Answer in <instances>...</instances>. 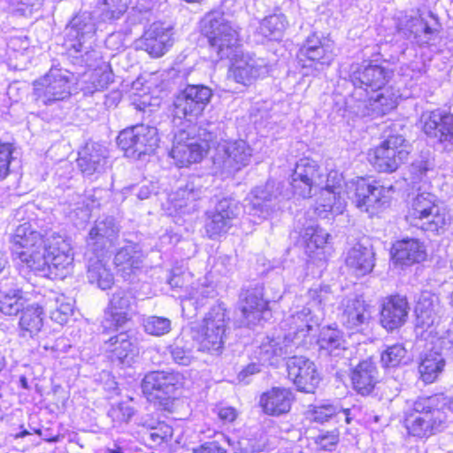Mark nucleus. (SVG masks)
Returning a JSON list of instances; mask_svg holds the SVG:
<instances>
[{
	"label": "nucleus",
	"instance_id": "37",
	"mask_svg": "<svg viewBox=\"0 0 453 453\" xmlns=\"http://www.w3.org/2000/svg\"><path fill=\"white\" fill-rule=\"evenodd\" d=\"M345 264L353 273L364 276L374 267V252L371 247L357 243L347 252Z\"/></svg>",
	"mask_w": 453,
	"mask_h": 453
},
{
	"label": "nucleus",
	"instance_id": "3",
	"mask_svg": "<svg viewBox=\"0 0 453 453\" xmlns=\"http://www.w3.org/2000/svg\"><path fill=\"white\" fill-rule=\"evenodd\" d=\"M403 423L410 435L428 438L447 428L448 416L438 396H423L417 398L405 410Z\"/></svg>",
	"mask_w": 453,
	"mask_h": 453
},
{
	"label": "nucleus",
	"instance_id": "48",
	"mask_svg": "<svg viewBox=\"0 0 453 453\" xmlns=\"http://www.w3.org/2000/svg\"><path fill=\"white\" fill-rule=\"evenodd\" d=\"M406 27L415 42L420 46L428 44L436 34V30L419 16L411 18Z\"/></svg>",
	"mask_w": 453,
	"mask_h": 453
},
{
	"label": "nucleus",
	"instance_id": "20",
	"mask_svg": "<svg viewBox=\"0 0 453 453\" xmlns=\"http://www.w3.org/2000/svg\"><path fill=\"white\" fill-rule=\"evenodd\" d=\"M288 376L299 391L313 393L320 376L313 361L303 356H293L287 361Z\"/></svg>",
	"mask_w": 453,
	"mask_h": 453
},
{
	"label": "nucleus",
	"instance_id": "2",
	"mask_svg": "<svg viewBox=\"0 0 453 453\" xmlns=\"http://www.w3.org/2000/svg\"><path fill=\"white\" fill-rule=\"evenodd\" d=\"M69 240L56 233L30 232V270L49 276L50 267L65 269L73 264Z\"/></svg>",
	"mask_w": 453,
	"mask_h": 453
},
{
	"label": "nucleus",
	"instance_id": "8",
	"mask_svg": "<svg viewBox=\"0 0 453 453\" xmlns=\"http://www.w3.org/2000/svg\"><path fill=\"white\" fill-rule=\"evenodd\" d=\"M435 202V196L431 193L418 194L411 203L407 220L424 231L439 232L447 224L448 219Z\"/></svg>",
	"mask_w": 453,
	"mask_h": 453
},
{
	"label": "nucleus",
	"instance_id": "25",
	"mask_svg": "<svg viewBox=\"0 0 453 453\" xmlns=\"http://www.w3.org/2000/svg\"><path fill=\"white\" fill-rule=\"evenodd\" d=\"M132 299L131 293L125 289H117L113 293L102 321L104 330H117L124 326L129 319Z\"/></svg>",
	"mask_w": 453,
	"mask_h": 453
},
{
	"label": "nucleus",
	"instance_id": "61",
	"mask_svg": "<svg viewBox=\"0 0 453 453\" xmlns=\"http://www.w3.org/2000/svg\"><path fill=\"white\" fill-rule=\"evenodd\" d=\"M111 415L113 418H118L119 421H128L129 418L134 415V411L132 408L128 406H125L124 404H119L116 408H112L111 410Z\"/></svg>",
	"mask_w": 453,
	"mask_h": 453
},
{
	"label": "nucleus",
	"instance_id": "17",
	"mask_svg": "<svg viewBox=\"0 0 453 453\" xmlns=\"http://www.w3.org/2000/svg\"><path fill=\"white\" fill-rule=\"evenodd\" d=\"M342 177L336 172L328 173L326 182L319 190V196L316 200L315 212L320 218H326L329 212L342 214L346 206L344 194L342 193Z\"/></svg>",
	"mask_w": 453,
	"mask_h": 453
},
{
	"label": "nucleus",
	"instance_id": "36",
	"mask_svg": "<svg viewBox=\"0 0 453 453\" xmlns=\"http://www.w3.org/2000/svg\"><path fill=\"white\" fill-rule=\"evenodd\" d=\"M351 380L354 389L362 395H368L378 381L377 367L372 359H365L353 369Z\"/></svg>",
	"mask_w": 453,
	"mask_h": 453
},
{
	"label": "nucleus",
	"instance_id": "13",
	"mask_svg": "<svg viewBox=\"0 0 453 453\" xmlns=\"http://www.w3.org/2000/svg\"><path fill=\"white\" fill-rule=\"evenodd\" d=\"M228 315L222 304L213 306L207 313L201 327V348L219 354L226 336Z\"/></svg>",
	"mask_w": 453,
	"mask_h": 453
},
{
	"label": "nucleus",
	"instance_id": "43",
	"mask_svg": "<svg viewBox=\"0 0 453 453\" xmlns=\"http://www.w3.org/2000/svg\"><path fill=\"white\" fill-rule=\"evenodd\" d=\"M445 358L439 352L430 351L425 354L418 365L419 378L426 384L434 382L442 373Z\"/></svg>",
	"mask_w": 453,
	"mask_h": 453
},
{
	"label": "nucleus",
	"instance_id": "7",
	"mask_svg": "<svg viewBox=\"0 0 453 453\" xmlns=\"http://www.w3.org/2000/svg\"><path fill=\"white\" fill-rule=\"evenodd\" d=\"M159 138L157 130L147 125H136L122 130L117 143L126 157L139 159L142 155H150L157 148Z\"/></svg>",
	"mask_w": 453,
	"mask_h": 453
},
{
	"label": "nucleus",
	"instance_id": "29",
	"mask_svg": "<svg viewBox=\"0 0 453 453\" xmlns=\"http://www.w3.org/2000/svg\"><path fill=\"white\" fill-rule=\"evenodd\" d=\"M172 29L161 22L151 24L142 39L143 49L152 57L158 58L173 44Z\"/></svg>",
	"mask_w": 453,
	"mask_h": 453
},
{
	"label": "nucleus",
	"instance_id": "44",
	"mask_svg": "<svg viewBox=\"0 0 453 453\" xmlns=\"http://www.w3.org/2000/svg\"><path fill=\"white\" fill-rule=\"evenodd\" d=\"M365 97L366 101L362 102L365 107L370 108L372 112L376 114H386L397 104V96L385 87Z\"/></svg>",
	"mask_w": 453,
	"mask_h": 453
},
{
	"label": "nucleus",
	"instance_id": "53",
	"mask_svg": "<svg viewBox=\"0 0 453 453\" xmlns=\"http://www.w3.org/2000/svg\"><path fill=\"white\" fill-rule=\"evenodd\" d=\"M173 428L165 422H160L157 426L151 427L146 434L145 439L150 442V446H158L169 441L173 436Z\"/></svg>",
	"mask_w": 453,
	"mask_h": 453
},
{
	"label": "nucleus",
	"instance_id": "31",
	"mask_svg": "<svg viewBox=\"0 0 453 453\" xmlns=\"http://www.w3.org/2000/svg\"><path fill=\"white\" fill-rule=\"evenodd\" d=\"M426 248L418 239L406 238L397 241L392 248V257L395 264L410 266L423 262L426 258Z\"/></svg>",
	"mask_w": 453,
	"mask_h": 453
},
{
	"label": "nucleus",
	"instance_id": "49",
	"mask_svg": "<svg viewBox=\"0 0 453 453\" xmlns=\"http://www.w3.org/2000/svg\"><path fill=\"white\" fill-rule=\"evenodd\" d=\"M308 297L310 299L308 305L311 306L312 311H318L320 309V312L322 314L323 309L326 306L333 305L334 301V296L328 286H318L311 288L308 291Z\"/></svg>",
	"mask_w": 453,
	"mask_h": 453
},
{
	"label": "nucleus",
	"instance_id": "56",
	"mask_svg": "<svg viewBox=\"0 0 453 453\" xmlns=\"http://www.w3.org/2000/svg\"><path fill=\"white\" fill-rule=\"evenodd\" d=\"M81 19V17H75L72 22V29L76 32V37L80 42H85L87 38H92L96 32L95 24L88 18Z\"/></svg>",
	"mask_w": 453,
	"mask_h": 453
},
{
	"label": "nucleus",
	"instance_id": "19",
	"mask_svg": "<svg viewBox=\"0 0 453 453\" xmlns=\"http://www.w3.org/2000/svg\"><path fill=\"white\" fill-rule=\"evenodd\" d=\"M425 134L437 139L443 150L450 151L453 149V115L437 109L426 111L421 115Z\"/></svg>",
	"mask_w": 453,
	"mask_h": 453
},
{
	"label": "nucleus",
	"instance_id": "16",
	"mask_svg": "<svg viewBox=\"0 0 453 453\" xmlns=\"http://www.w3.org/2000/svg\"><path fill=\"white\" fill-rule=\"evenodd\" d=\"M214 144L215 142L211 136L200 143L196 138L190 137L186 130L180 129L174 134L170 155L179 167H186L192 163L199 162Z\"/></svg>",
	"mask_w": 453,
	"mask_h": 453
},
{
	"label": "nucleus",
	"instance_id": "24",
	"mask_svg": "<svg viewBox=\"0 0 453 453\" xmlns=\"http://www.w3.org/2000/svg\"><path fill=\"white\" fill-rule=\"evenodd\" d=\"M204 180L201 176H192L184 187H180L170 196L173 207L182 214H189L197 210L196 201L206 190Z\"/></svg>",
	"mask_w": 453,
	"mask_h": 453
},
{
	"label": "nucleus",
	"instance_id": "57",
	"mask_svg": "<svg viewBox=\"0 0 453 453\" xmlns=\"http://www.w3.org/2000/svg\"><path fill=\"white\" fill-rule=\"evenodd\" d=\"M339 441V434L336 431L326 432L314 438L317 449L324 451H332Z\"/></svg>",
	"mask_w": 453,
	"mask_h": 453
},
{
	"label": "nucleus",
	"instance_id": "30",
	"mask_svg": "<svg viewBox=\"0 0 453 453\" xmlns=\"http://www.w3.org/2000/svg\"><path fill=\"white\" fill-rule=\"evenodd\" d=\"M88 281L97 288L105 290L114 283L113 273L107 264L105 255L86 252Z\"/></svg>",
	"mask_w": 453,
	"mask_h": 453
},
{
	"label": "nucleus",
	"instance_id": "55",
	"mask_svg": "<svg viewBox=\"0 0 453 453\" xmlns=\"http://www.w3.org/2000/svg\"><path fill=\"white\" fill-rule=\"evenodd\" d=\"M91 83L95 90H102L113 82V73L110 69V65L104 64L100 67L95 69L90 76Z\"/></svg>",
	"mask_w": 453,
	"mask_h": 453
},
{
	"label": "nucleus",
	"instance_id": "26",
	"mask_svg": "<svg viewBox=\"0 0 453 453\" xmlns=\"http://www.w3.org/2000/svg\"><path fill=\"white\" fill-rule=\"evenodd\" d=\"M245 207L250 214L261 219H266L279 210L280 201L273 185L266 183L265 186L255 188Z\"/></svg>",
	"mask_w": 453,
	"mask_h": 453
},
{
	"label": "nucleus",
	"instance_id": "51",
	"mask_svg": "<svg viewBox=\"0 0 453 453\" xmlns=\"http://www.w3.org/2000/svg\"><path fill=\"white\" fill-rule=\"evenodd\" d=\"M19 152L12 143L0 142V180L4 179L10 172V166L17 161Z\"/></svg>",
	"mask_w": 453,
	"mask_h": 453
},
{
	"label": "nucleus",
	"instance_id": "6",
	"mask_svg": "<svg viewBox=\"0 0 453 453\" xmlns=\"http://www.w3.org/2000/svg\"><path fill=\"white\" fill-rule=\"evenodd\" d=\"M296 57L303 73L316 76L332 65L335 54L332 43L312 35L303 42Z\"/></svg>",
	"mask_w": 453,
	"mask_h": 453
},
{
	"label": "nucleus",
	"instance_id": "45",
	"mask_svg": "<svg viewBox=\"0 0 453 453\" xmlns=\"http://www.w3.org/2000/svg\"><path fill=\"white\" fill-rule=\"evenodd\" d=\"M24 304L25 301L16 295L0 294V311L9 316H18L20 314L19 319V327L27 332L28 331V310Z\"/></svg>",
	"mask_w": 453,
	"mask_h": 453
},
{
	"label": "nucleus",
	"instance_id": "64",
	"mask_svg": "<svg viewBox=\"0 0 453 453\" xmlns=\"http://www.w3.org/2000/svg\"><path fill=\"white\" fill-rule=\"evenodd\" d=\"M218 416L223 422L231 423L236 418L237 412L233 407H224L219 410Z\"/></svg>",
	"mask_w": 453,
	"mask_h": 453
},
{
	"label": "nucleus",
	"instance_id": "18",
	"mask_svg": "<svg viewBox=\"0 0 453 453\" xmlns=\"http://www.w3.org/2000/svg\"><path fill=\"white\" fill-rule=\"evenodd\" d=\"M240 207L232 198H223L215 208L206 213L204 228L211 239L225 234L233 226V220L238 216Z\"/></svg>",
	"mask_w": 453,
	"mask_h": 453
},
{
	"label": "nucleus",
	"instance_id": "15",
	"mask_svg": "<svg viewBox=\"0 0 453 453\" xmlns=\"http://www.w3.org/2000/svg\"><path fill=\"white\" fill-rule=\"evenodd\" d=\"M391 71L380 65H357L350 75L354 96L365 102L368 95L383 88L391 77Z\"/></svg>",
	"mask_w": 453,
	"mask_h": 453
},
{
	"label": "nucleus",
	"instance_id": "33",
	"mask_svg": "<svg viewBox=\"0 0 453 453\" xmlns=\"http://www.w3.org/2000/svg\"><path fill=\"white\" fill-rule=\"evenodd\" d=\"M77 165L87 176L100 173L106 165V150L96 142H88L79 152Z\"/></svg>",
	"mask_w": 453,
	"mask_h": 453
},
{
	"label": "nucleus",
	"instance_id": "39",
	"mask_svg": "<svg viewBox=\"0 0 453 453\" xmlns=\"http://www.w3.org/2000/svg\"><path fill=\"white\" fill-rule=\"evenodd\" d=\"M439 298L428 291L420 294L415 312L417 315V325L422 328H429L438 322L437 308Z\"/></svg>",
	"mask_w": 453,
	"mask_h": 453
},
{
	"label": "nucleus",
	"instance_id": "35",
	"mask_svg": "<svg viewBox=\"0 0 453 453\" xmlns=\"http://www.w3.org/2000/svg\"><path fill=\"white\" fill-rule=\"evenodd\" d=\"M294 396L290 389L273 388L260 396V406L265 413L280 416L290 411Z\"/></svg>",
	"mask_w": 453,
	"mask_h": 453
},
{
	"label": "nucleus",
	"instance_id": "27",
	"mask_svg": "<svg viewBox=\"0 0 453 453\" xmlns=\"http://www.w3.org/2000/svg\"><path fill=\"white\" fill-rule=\"evenodd\" d=\"M299 349L291 341L290 336L286 334L283 337L263 339L257 351V358L264 364L276 365L286 358L287 356L295 353Z\"/></svg>",
	"mask_w": 453,
	"mask_h": 453
},
{
	"label": "nucleus",
	"instance_id": "63",
	"mask_svg": "<svg viewBox=\"0 0 453 453\" xmlns=\"http://www.w3.org/2000/svg\"><path fill=\"white\" fill-rule=\"evenodd\" d=\"M193 453H226V450L219 446L217 441H210L195 449Z\"/></svg>",
	"mask_w": 453,
	"mask_h": 453
},
{
	"label": "nucleus",
	"instance_id": "60",
	"mask_svg": "<svg viewBox=\"0 0 453 453\" xmlns=\"http://www.w3.org/2000/svg\"><path fill=\"white\" fill-rule=\"evenodd\" d=\"M43 305H44V298L41 297L37 303H34L30 304V316L33 311V315H35V319L30 318V323L33 322V328H35V332H39L42 326L43 321Z\"/></svg>",
	"mask_w": 453,
	"mask_h": 453
},
{
	"label": "nucleus",
	"instance_id": "1",
	"mask_svg": "<svg viewBox=\"0 0 453 453\" xmlns=\"http://www.w3.org/2000/svg\"><path fill=\"white\" fill-rule=\"evenodd\" d=\"M201 27L217 58L233 60L230 73L236 82L248 86L269 73L266 59L250 53L239 54L238 32L223 12L207 13L201 21Z\"/></svg>",
	"mask_w": 453,
	"mask_h": 453
},
{
	"label": "nucleus",
	"instance_id": "14",
	"mask_svg": "<svg viewBox=\"0 0 453 453\" xmlns=\"http://www.w3.org/2000/svg\"><path fill=\"white\" fill-rule=\"evenodd\" d=\"M321 320L320 309L312 311L310 306L303 307L285 320V326H288L286 335L291 337L292 342L299 349H308L312 340L311 334L319 326Z\"/></svg>",
	"mask_w": 453,
	"mask_h": 453
},
{
	"label": "nucleus",
	"instance_id": "52",
	"mask_svg": "<svg viewBox=\"0 0 453 453\" xmlns=\"http://www.w3.org/2000/svg\"><path fill=\"white\" fill-rule=\"evenodd\" d=\"M407 350L402 344H394L388 347L380 355V362L384 367H395L400 365Z\"/></svg>",
	"mask_w": 453,
	"mask_h": 453
},
{
	"label": "nucleus",
	"instance_id": "41",
	"mask_svg": "<svg viewBox=\"0 0 453 453\" xmlns=\"http://www.w3.org/2000/svg\"><path fill=\"white\" fill-rule=\"evenodd\" d=\"M143 261V256L137 246L129 243L119 249L114 257V264L123 274L130 275L140 269Z\"/></svg>",
	"mask_w": 453,
	"mask_h": 453
},
{
	"label": "nucleus",
	"instance_id": "22",
	"mask_svg": "<svg viewBox=\"0 0 453 453\" xmlns=\"http://www.w3.org/2000/svg\"><path fill=\"white\" fill-rule=\"evenodd\" d=\"M119 232V228L113 218L97 219L88 233L86 252L105 255L115 245Z\"/></svg>",
	"mask_w": 453,
	"mask_h": 453
},
{
	"label": "nucleus",
	"instance_id": "54",
	"mask_svg": "<svg viewBox=\"0 0 453 453\" xmlns=\"http://www.w3.org/2000/svg\"><path fill=\"white\" fill-rule=\"evenodd\" d=\"M130 0H104L101 10L104 19H119L127 9Z\"/></svg>",
	"mask_w": 453,
	"mask_h": 453
},
{
	"label": "nucleus",
	"instance_id": "46",
	"mask_svg": "<svg viewBox=\"0 0 453 453\" xmlns=\"http://www.w3.org/2000/svg\"><path fill=\"white\" fill-rule=\"evenodd\" d=\"M288 26L283 14H274L265 18L257 28V33L268 40H280Z\"/></svg>",
	"mask_w": 453,
	"mask_h": 453
},
{
	"label": "nucleus",
	"instance_id": "5",
	"mask_svg": "<svg viewBox=\"0 0 453 453\" xmlns=\"http://www.w3.org/2000/svg\"><path fill=\"white\" fill-rule=\"evenodd\" d=\"M395 191L393 185H381L380 181H370L365 178H357L347 184L348 197L363 211L371 216L376 214L388 203L390 193Z\"/></svg>",
	"mask_w": 453,
	"mask_h": 453
},
{
	"label": "nucleus",
	"instance_id": "21",
	"mask_svg": "<svg viewBox=\"0 0 453 453\" xmlns=\"http://www.w3.org/2000/svg\"><path fill=\"white\" fill-rule=\"evenodd\" d=\"M264 296V288L260 285L242 290L239 296L241 326H251L261 320L268 310V301Z\"/></svg>",
	"mask_w": 453,
	"mask_h": 453
},
{
	"label": "nucleus",
	"instance_id": "11",
	"mask_svg": "<svg viewBox=\"0 0 453 453\" xmlns=\"http://www.w3.org/2000/svg\"><path fill=\"white\" fill-rule=\"evenodd\" d=\"M251 157L252 149L246 141H224L218 144L213 163L222 174L230 176L246 167Z\"/></svg>",
	"mask_w": 453,
	"mask_h": 453
},
{
	"label": "nucleus",
	"instance_id": "28",
	"mask_svg": "<svg viewBox=\"0 0 453 453\" xmlns=\"http://www.w3.org/2000/svg\"><path fill=\"white\" fill-rule=\"evenodd\" d=\"M410 305L405 296L395 295L388 297L380 310V324L388 331L401 327L407 321Z\"/></svg>",
	"mask_w": 453,
	"mask_h": 453
},
{
	"label": "nucleus",
	"instance_id": "10",
	"mask_svg": "<svg viewBox=\"0 0 453 453\" xmlns=\"http://www.w3.org/2000/svg\"><path fill=\"white\" fill-rule=\"evenodd\" d=\"M409 154L405 139L402 135H392L370 150L368 160L377 171L393 173L408 159Z\"/></svg>",
	"mask_w": 453,
	"mask_h": 453
},
{
	"label": "nucleus",
	"instance_id": "59",
	"mask_svg": "<svg viewBox=\"0 0 453 453\" xmlns=\"http://www.w3.org/2000/svg\"><path fill=\"white\" fill-rule=\"evenodd\" d=\"M171 355L175 363L188 365L193 360L191 351L180 346L177 342L171 347Z\"/></svg>",
	"mask_w": 453,
	"mask_h": 453
},
{
	"label": "nucleus",
	"instance_id": "9",
	"mask_svg": "<svg viewBox=\"0 0 453 453\" xmlns=\"http://www.w3.org/2000/svg\"><path fill=\"white\" fill-rule=\"evenodd\" d=\"M73 77L66 70L50 69L33 83L35 101L47 105L68 98L71 96Z\"/></svg>",
	"mask_w": 453,
	"mask_h": 453
},
{
	"label": "nucleus",
	"instance_id": "4",
	"mask_svg": "<svg viewBox=\"0 0 453 453\" xmlns=\"http://www.w3.org/2000/svg\"><path fill=\"white\" fill-rule=\"evenodd\" d=\"M213 96L212 90L203 84H186L173 96V121L196 122L203 114Z\"/></svg>",
	"mask_w": 453,
	"mask_h": 453
},
{
	"label": "nucleus",
	"instance_id": "32",
	"mask_svg": "<svg viewBox=\"0 0 453 453\" xmlns=\"http://www.w3.org/2000/svg\"><path fill=\"white\" fill-rule=\"evenodd\" d=\"M342 312L341 321L350 330H359L367 324L370 313L365 301L356 295L345 297L342 302Z\"/></svg>",
	"mask_w": 453,
	"mask_h": 453
},
{
	"label": "nucleus",
	"instance_id": "50",
	"mask_svg": "<svg viewBox=\"0 0 453 453\" xmlns=\"http://www.w3.org/2000/svg\"><path fill=\"white\" fill-rule=\"evenodd\" d=\"M171 320L165 317L149 316L142 320L144 331L154 336H161L171 331Z\"/></svg>",
	"mask_w": 453,
	"mask_h": 453
},
{
	"label": "nucleus",
	"instance_id": "38",
	"mask_svg": "<svg viewBox=\"0 0 453 453\" xmlns=\"http://www.w3.org/2000/svg\"><path fill=\"white\" fill-rule=\"evenodd\" d=\"M28 226L24 222L17 226L12 240L11 250L13 260L17 263L19 273L26 277L28 273Z\"/></svg>",
	"mask_w": 453,
	"mask_h": 453
},
{
	"label": "nucleus",
	"instance_id": "34",
	"mask_svg": "<svg viewBox=\"0 0 453 453\" xmlns=\"http://www.w3.org/2000/svg\"><path fill=\"white\" fill-rule=\"evenodd\" d=\"M104 349L113 362L117 361L124 365H131L138 355L136 345L126 332H121L104 342Z\"/></svg>",
	"mask_w": 453,
	"mask_h": 453
},
{
	"label": "nucleus",
	"instance_id": "40",
	"mask_svg": "<svg viewBox=\"0 0 453 453\" xmlns=\"http://www.w3.org/2000/svg\"><path fill=\"white\" fill-rule=\"evenodd\" d=\"M319 349L325 354L339 357L347 350V343L343 334L337 328L324 327L318 340Z\"/></svg>",
	"mask_w": 453,
	"mask_h": 453
},
{
	"label": "nucleus",
	"instance_id": "23",
	"mask_svg": "<svg viewBox=\"0 0 453 453\" xmlns=\"http://www.w3.org/2000/svg\"><path fill=\"white\" fill-rule=\"evenodd\" d=\"M184 377L172 371H153L147 373L142 382L143 393L155 394L157 398L171 395L182 386Z\"/></svg>",
	"mask_w": 453,
	"mask_h": 453
},
{
	"label": "nucleus",
	"instance_id": "42",
	"mask_svg": "<svg viewBox=\"0 0 453 453\" xmlns=\"http://www.w3.org/2000/svg\"><path fill=\"white\" fill-rule=\"evenodd\" d=\"M349 415V409H343L332 403L313 406L306 412L307 418L319 424H324L331 419H336L339 422L341 418H343L344 421L349 424L351 421Z\"/></svg>",
	"mask_w": 453,
	"mask_h": 453
},
{
	"label": "nucleus",
	"instance_id": "47",
	"mask_svg": "<svg viewBox=\"0 0 453 453\" xmlns=\"http://www.w3.org/2000/svg\"><path fill=\"white\" fill-rule=\"evenodd\" d=\"M330 234L319 226H311L306 227L303 234V240L308 256L311 257L317 250H322Z\"/></svg>",
	"mask_w": 453,
	"mask_h": 453
},
{
	"label": "nucleus",
	"instance_id": "62",
	"mask_svg": "<svg viewBox=\"0 0 453 453\" xmlns=\"http://www.w3.org/2000/svg\"><path fill=\"white\" fill-rule=\"evenodd\" d=\"M216 291L212 286H202L201 288H198L192 295V298L196 300L201 305H203L204 298H212L215 296Z\"/></svg>",
	"mask_w": 453,
	"mask_h": 453
},
{
	"label": "nucleus",
	"instance_id": "58",
	"mask_svg": "<svg viewBox=\"0 0 453 453\" xmlns=\"http://www.w3.org/2000/svg\"><path fill=\"white\" fill-rule=\"evenodd\" d=\"M73 305L71 303L61 302L50 313V318L57 323L63 325L67 322L68 318L73 314Z\"/></svg>",
	"mask_w": 453,
	"mask_h": 453
},
{
	"label": "nucleus",
	"instance_id": "12",
	"mask_svg": "<svg viewBox=\"0 0 453 453\" xmlns=\"http://www.w3.org/2000/svg\"><path fill=\"white\" fill-rule=\"evenodd\" d=\"M328 173L313 159H299L291 175L293 192L303 198L311 197L312 191L326 182Z\"/></svg>",
	"mask_w": 453,
	"mask_h": 453
}]
</instances>
